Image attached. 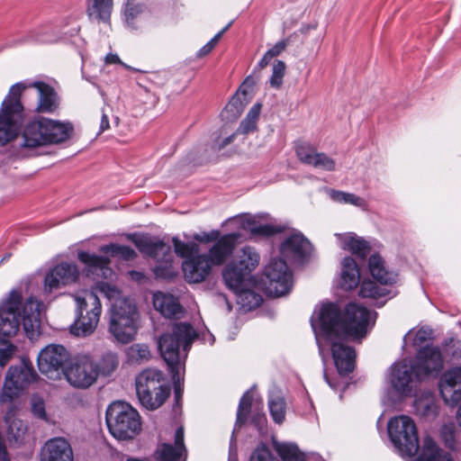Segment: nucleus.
Here are the masks:
<instances>
[{"label": "nucleus", "instance_id": "nucleus-1", "mask_svg": "<svg viewBox=\"0 0 461 461\" xmlns=\"http://www.w3.org/2000/svg\"><path fill=\"white\" fill-rule=\"evenodd\" d=\"M372 320V312L355 303L346 305L343 312L331 303L321 306L318 320H311L320 352L322 351L320 337L360 339L366 337Z\"/></svg>", "mask_w": 461, "mask_h": 461}, {"label": "nucleus", "instance_id": "nucleus-2", "mask_svg": "<svg viewBox=\"0 0 461 461\" xmlns=\"http://www.w3.org/2000/svg\"><path fill=\"white\" fill-rule=\"evenodd\" d=\"M96 288L108 300L113 301L110 310L109 331L121 343L134 339L138 330V312L135 304L122 297L121 291L107 282H97Z\"/></svg>", "mask_w": 461, "mask_h": 461}, {"label": "nucleus", "instance_id": "nucleus-3", "mask_svg": "<svg viewBox=\"0 0 461 461\" xmlns=\"http://www.w3.org/2000/svg\"><path fill=\"white\" fill-rule=\"evenodd\" d=\"M195 338V330L186 322L174 323L171 331L160 336L158 348L171 372L180 370Z\"/></svg>", "mask_w": 461, "mask_h": 461}, {"label": "nucleus", "instance_id": "nucleus-4", "mask_svg": "<svg viewBox=\"0 0 461 461\" xmlns=\"http://www.w3.org/2000/svg\"><path fill=\"white\" fill-rule=\"evenodd\" d=\"M74 128L70 122H64L40 117L28 122L23 131V145L36 148L48 144H59L68 140Z\"/></svg>", "mask_w": 461, "mask_h": 461}, {"label": "nucleus", "instance_id": "nucleus-5", "mask_svg": "<svg viewBox=\"0 0 461 461\" xmlns=\"http://www.w3.org/2000/svg\"><path fill=\"white\" fill-rule=\"evenodd\" d=\"M109 432L119 440L133 438L141 429L138 411L125 402H112L105 414Z\"/></svg>", "mask_w": 461, "mask_h": 461}, {"label": "nucleus", "instance_id": "nucleus-6", "mask_svg": "<svg viewBox=\"0 0 461 461\" xmlns=\"http://www.w3.org/2000/svg\"><path fill=\"white\" fill-rule=\"evenodd\" d=\"M96 285L82 295H75L77 317L70 326L71 334L77 337H87L95 330L102 313V304L97 295Z\"/></svg>", "mask_w": 461, "mask_h": 461}, {"label": "nucleus", "instance_id": "nucleus-7", "mask_svg": "<svg viewBox=\"0 0 461 461\" xmlns=\"http://www.w3.org/2000/svg\"><path fill=\"white\" fill-rule=\"evenodd\" d=\"M26 86L17 83L9 90L8 95L2 102L0 108V147L6 145L19 133V119L23 106L21 95Z\"/></svg>", "mask_w": 461, "mask_h": 461}, {"label": "nucleus", "instance_id": "nucleus-8", "mask_svg": "<svg viewBox=\"0 0 461 461\" xmlns=\"http://www.w3.org/2000/svg\"><path fill=\"white\" fill-rule=\"evenodd\" d=\"M161 382L162 373L156 368H147L136 377V393L140 402L146 409H158L169 395L168 388Z\"/></svg>", "mask_w": 461, "mask_h": 461}, {"label": "nucleus", "instance_id": "nucleus-9", "mask_svg": "<svg viewBox=\"0 0 461 461\" xmlns=\"http://www.w3.org/2000/svg\"><path fill=\"white\" fill-rule=\"evenodd\" d=\"M389 438L402 456H413L418 453L420 441L417 427L411 418L400 415L387 424Z\"/></svg>", "mask_w": 461, "mask_h": 461}, {"label": "nucleus", "instance_id": "nucleus-10", "mask_svg": "<svg viewBox=\"0 0 461 461\" xmlns=\"http://www.w3.org/2000/svg\"><path fill=\"white\" fill-rule=\"evenodd\" d=\"M133 243L142 254L157 260L158 264L154 267L157 277L169 279L176 275L172 265L171 247L168 244L149 236H138L133 239Z\"/></svg>", "mask_w": 461, "mask_h": 461}, {"label": "nucleus", "instance_id": "nucleus-11", "mask_svg": "<svg viewBox=\"0 0 461 461\" xmlns=\"http://www.w3.org/2000/svg\"><path fill=\"white\" fill-rule=\"evenodd\" d=\"M260 261L258 252L250 246L243 247L238 256V260L228 264L222 277L230 289L239 290L246 281L247 276L256 269Z\"/></svg>", "mask_w": 461, "mask_h": 461}, {"label": "nucleus", "instance_id": "nucleus-12", "mask_svg": "<svg viewBox=\"0 0 461 461\" xmlns=\"http://www.w3.org/2000/svg\"><path fill=\"white\" fill-rule=\"evenodd\" d=\"M68 383L77 389H88L99 377L98 364L88 355L77 356L64 372Z\"/></svg>", "mask_w": 461, "mask_h": 461}, {"label": "nucleus", "instance_id": "nucleus-13", "mask_svg": "<svg viewBox=\"0 0 461 461\" xmlns=\"http://www.w3.org/2000/svg\"><path fill=\"white\" fill-rule=\"evenodd\" d=\"M69 359L70 353L64 346L50 344L40 351L37 363L41 374L50 379H58L64 375Z\"/></svg>", "mask_w": 461, "mask_h": 461}, {"label": "nucleus", "instance_id": "nucleus-14", "mask_svg": "<svg viewBox=\"0 0 461 461\" xmlns=\"http://www.w3.org/2000/svg\"><path fill=\"white\" fill-rule=\"evenodd\" d=\"M35 375L34 371L29 367L10 366L0 393V403L7 404L6 410L12 406L17 409L14 400L23 389L34 379Z\"/></svg>", "mask_w": 461, "mask_h": 461}, {"label": "nucleus", "instance_id": "nucleus-15", "mask_svg": "<svg viewBox=\"0 0 461 461\" xmlns=\"http://www.w3.org/2000/svg\"><path fill=\"white\" fill-rule=\"evenodd\" d=\"M266 290L269 295L280 297L288 294L293 286V274L282 258H273L265 267Z\"/></svg>", "mask_w": 461, "mask_h": 461}, {"label": "nucleus", "instance_id": "nucleus-16", "mask_svg": "<svg viewBox=\"0 0 461 461\" xmlns=\"http://www.w3.org/2000/svg\"><path fill=\"white\" fill-rule=\"evenodd\" d=\"M411 365L417 380L436 377L443 369V357L438 347L426 346L418 351Z\"/></svg>", "mask_w": 461, "mask_h": 461}, {"label": "nucleus", "instance_id": "nucleus-17", "mask_svg": "<svg viewBox=\"0 0 461 461\" xmlns=\"http://www.w3.org/2000/svg\"><path fill=\"white\" fill-rule=\"evenodd\" d=\"M22 294L17 290L10 292L8 297L0 305V335L11 337L16 335L20 328L19 306Z\"/></svg>", "mask_w": 461, "mask_h": 461}, {"label": "nucleus", "instance_id": "nucleus-18", "mask_svg": "<svg viewBox=\"0 0 461 461\" xmlns=\"http://www.w3.org/2000/svg\"><path fill=\"white\" fill-rule=\"evenodd\" d=\"M312 245L300 232L293 233L280 245L282 257L291 263H303L310 255Z\"/></svg>", "mask_w": 461, "mask_h": 461}, {"label": "nucleus", "instance_id": "nucleus-19", "mask_svg": "<svg viewBox=\"0 0 461 461\" xmlns=\"http://www.w3.org/2000/svg\"><path fill=\"white\" fill-rule=\"evenodd\" d=\"M240 236L239 232L221 235L220 239L209 248L205 255L213 267L223 265L232 256Z\"/></svg>", "mask_w": 461, "mask_h": 461}, {"label": "nucleus", "instance_id": "nucleus-20", "mask_svg": "<svg viewBox=\"0 0 461 461\" xmlns=\"http://www.w3.org/2000/svg\"><path fill=\"white\" fill-rule=\"evenodd\" d=\"M330 342L331 347L332 357L336 368L340 375H347L355 368V350L344 344L346 339L339 338H324Z\"/></svg>", "mask_w": 461, "mask_h": 461}, {"label": "nucleus", "instance_id": "nucleus-21", "mask_svg": "<svg viewBox=\"0 0 461 461\" xmlns=\"http://www.w3.org/2000/svg\"><path fill=\"white\" fill-rule=\"evenodd\" d=\"M79 271L75 264L60 263L54 267L45 276V291L51 293L60 286L75 283Z\"/></svg>", "mask_w": 461, "mask_h": 461}, {"label": "nucleus", "instance_id": "nucleus-22", "mask_svg": "<svg viewBox=\"0 0 461 461\" xmlns=\"http://www.w3.org/2000/svg\"><path fill=\"white\" fill-rule=\"evenodd\" d=\"M439 391L444 402L451 406L461 401V366L444 373L439 383Z\"/></svg>", "mask_w": 461, "mask_h": 461}, {"label": "nucleus", "instance_id": "nucleus-23", "mask_svg": "<svg viewBox=\"0 0 461 461\" xmlns=\"http://www.w3.org/2000/svg\"><path fill=\"white\" fill-rule=\"evenodd\" d=\"M298 159L306 165L326 171H334L336 162L323 152H318L316 149L307 143L299 144L295 149Z\"/></svg>", "mask_w": 461, "mask_h": 461}, {"label": "nucleus", "instance_id": "nucleus-24", "mask_svg": "<svg viewBox=\"0 0 461 461\" xmlns=\"http://www.w3.org/2000/svg\"><path fill=\"white\" fill-rule=\"evenodd\" d=\"M412 375L414 368L411 361L404 359L395 363L391 368L390 383L401 395H408L412 389Z\"/></svg>", "mask_w": 461, "mask_h": 461}, {"label": "nucleus", "instance_id": "nucleus-25", "mask_svg": "<svg viewBox=\"0 0 461 461\" xmlns=\"http://www.w3.org/2000/svg\"><path fill=\"white\" fill-rule=\"evenodd\" d=\"M213 266L205 254H197L183 263L185 278L188 283H201L212 272Z\"/></svg>", "mask_w": 461, "mask_h": 461}, {"label": "nucleus", "instance_id": "nucleus-26", "mask_svg": "<svg viewBox=\"0 0 461 461\" xmlns=\"http://www.w3.org/2000/svg\"><path fill=\"white\" fill-rule=\"evenodd\" d=\"M78 259L86 266L87 276L112 279L114 275L113 269L109 267L110 260L105 257L80 251L78 252Z\"/></svg>", "mask_w": 461, "mask_h": 461}, {"label": "nucleus", "instance_id": "nucleus-27", "mask_svg": "<svg viewBox=\"0 0 461 461\" xmlns=\"http://www.w3.org/2000/svg\"><path fill=\"white\" fill-rule=\"evenodd\" d=\"M40 306L35 299L29 298L23 307V326L26 336L30 339H34L40 335Z\"/></svg>", "mask_w": 461, "mask_h": 461}, {"label": "nucleus", "instance_id": "nucleus-28", "mask_svg": "<svg viewBox=\"0 0 461 461\" xmlns=\"http://www.w3.org/2000/svg\"><path fill=\"white\" fill-rule=\"evenodd\" d=\"M185 451L184 444V429L179 427L175 433V444L163 443L155 452L156 461H180L183 452Z\"/></svg>", "mask_w": 461, "mask_h": 461}, {"label": "nucleus", "instance_id": "nucleus-29", "mask_svg": "<svg viewBox=\"0 0 461 461\" xmlns=\"http://www.w3.org/2000/svg\"><path fill=\"white\" fill-rule=\"evenodd\" d=\"M37 91L38 104L36 111L39 113H53L59 107V97L53 87L50 85L36 81L30 85Z\"/></svg>", "mask_w": 461, "mask_h": 461}, {"label": "nucleus", "instance_id": "nucleus-30", "mask_svg": "<svg viewBox=\"0 0 461 461\" xmlns=\"http://www.w3.org/2000/svg\"><path fill=\"white\" fill-rule=\"evenodd\" d=\"M5 420L7 424L8 440L18 445L23 443L27 436L28 425L17 418V411L14 406L6 410Z\"/></svg>", "mask_w": 461, "mask_h": 461}, {"label": "nucleus", "instance_id": "nucleus-31", "mask_svg": "<svg viewBox=\"0 0 461 461\" xmlns=\"http://www.w3.org/2000/svg\"><path fill=\"white\" fill-rule=\"evenodd\" d=\"M47 461H73V452L69 443L62 438L50 439L45 445Z\"/></svg>", "mask_w": 461, "mask_h": 461}, {"label": "nucleus", "instance_id": "nucleus-32", "mask_svg": "<svg viewBox=\"0 0 461 461\" xmlns=\"http://www.w3.org/2000/svg\"><path fill=\"white\" fill-rule=\"evenodd\" d=\"M153 305L157 311L167 318H179L183 311L175 296L161 292L154 294Z\"/></svg>", "mask_w": 461, "mask_h": 461}, {"label": "nucleus", "instance_id": "nucleus-33", "mask_svg": "<svg viewBox=\"0 0 461 461\" xmlns=\"http://www.w3.org/2000/svg\"><path fill=\"white\" fill-rule=\"evenodd\" d=\"M360 282V272L354 258L346 257L341 262L340 285L345 290L355 289Z\"/></svg>", "mask_w": 461, "mask_h": 461}, {"label": "nucleus", "instance_id": "nucleus-34", "mask_svg": "<svg viewBox=\"0 0 461 461\" xmlns=\"http://www.w3.org/2000/svg\"><path fill=\"white\" fill-rule=\"evenodd\" d=\"M369 271L372 276L382 285H392L397 281V274L389 271L383 258L377 255H372L368 261Z\"/></svg>", "mask_w": 461, "mask_h": 461}, {"label": "nucleus", "instance_id": "nucleus-35", "mask_svg": "<svg viewBox=\"0 0 461 461\" xmlns=\"http://www.w3.org/2000/svg\"><path fill=\"white\" fill-rule=\"evenodd\" d=\"M336 236L341 249L351 251L360 258H365L370 251L368 242L352 233L337 234Z\"/></svg>", "mask_w": 461, "mask_h": 461}, {"label": "nucleus", "instance_id": "nucleus-36", "mask_svg": "<svg viewBox=\"0 0 461 461\" xmlns=\"http://www.w3.org/2000/svg\"><path fill=\"white\" fill-rule=\"evenodd\" d=\"M417 461H454L450 454L438 448L435 441L430 437H426L423 440L421 453Z\"/></svg>", "mask_w": 461, "mask_h": 461}, {"label": "nucleus", "instance_id": "nucleus-37", "mask_svg": "<svg viewBox=\"0 0 461 461\" xmlns=\"http://www.w3.org/2000/svg\"><path fill=\"white\" fill-rule=\"evenodd\" d=\"M113 9V0H88L87 14L90 17L109 23Z\"/></svg>", "mask_w": 461, "mask_h": 461}, {"label": "nucleus", "instance_id": "nucleus-38", "mask_svg": "<svg viewBox=\"0 0 461 461\" xmlns=\"http://www.w3.org/2000/svg\"><path fill=\"white\" fill-rule=\"evenodd\" d=\"M238 296V303L247 311H251L258 307L263 299L260 294L252 290L245 289V282L242 283L239 290L231 289Z\"/></svg>", "mask_w": 461, "mask_h": 461}, {"label": "nucleus", "instance_id": "nucleus-39", "mask_svg": "<svg viewBox=\"0 0 461 461\" xmlns=\"http://www.w3.org/2000/svg\"><path fill=\"white\" fill-rule=\"evenodd\" d=\"M241 226L243 229L249 230L253 235L271 236L276 232L282 231L281 228H276L273 225H258L251 216H243L241 218Z\"/></svg>", "mask_w": 461, "mask_h": 461}, {"label": "nucleus", "instance_id": "nucleus-40", "mask_svg": "<svg viewBox=\"0 0 461 461\" xmlns=\"http://www.w3.org/2000/svg\"><path fill=\"white\" fill-rule=\"evenodd\" d=\"M261 104H255L247 113L244 120L241 121L237 133L248 134L257 130V122L260 114Z\"/></svg>", "mask_w": 461, "mask_h": 461}, {"label": "nucleus", "instance_id": "nucleus-41", "mask_svg": "<svg viewBox=\"0 0 461 461\" xmlns=\"http://www.w3.org/2000/svg\"><path fill=\"white\" fill-rule=\"evenodd\" d=\"M268 407L270 415L275 422L281 424L285 416V399L276 393H272L269 396Z\"/></svg>", "mask_w": 461, "mask_h": 461}, {"label": "nucleus", "instance_id": "nucleus-42", "mask_svg": "<svg viewBox=\"0 0 461 461\" xmlns=\"http://www.w3.org/2000/svg\"><path fill=\"white\" fill-rule=\"evenodd\" d=\"M127 357L131 364H141L150 358V351L145 344H133L127 349Z\"/></svg>", "mask_w": 461, "mask_h": 461}, {"label": "nucleus", "instance_id": "nucleus-43", "mask_svg": "<svg viewBox=\"0 0 461 461\" xmlns=\"http://www.w3.org/2000/svg\"><path fill=\"white\" fill-rule=\"evenodd\" d=\"M330 198L339 203H348L359 208H365L366 202L360 196L343 191L330 190Z\"/></svg>", "mask_w": 461, "mask_h": 461}, {"label": "nucleus", "instance_id": "nucleus-44", "mask_svg": "<svg viewBox=\"0 0 461 461\" xmlns=\"http://www.w3.org/2000/svg\"><path fill=\"white\" fill-rule=\"evenodd\" d=\"M100 251L111 255L113 257L118 256L122 259L131 260L136 258V252L129 246L119 244H109L100 248Z\"/></svg>", "mask_w": 461, "mask_h": 461}, {"label": "nucleus", "instance_id": "nucleus-45", "mask_svg": "<svg viewBox=\"0 0 461 461\" xmlns=\"http://www.w3.org/2000/svg\"><path fill=\"white\" fill-rule=\"evenodd\" d=\"M172 241L176 254L181 258L188 259L194 257L195 254L199 252V247L194 242H183L177 238H173Z\"/></svg>", "mask_w": 461, "mask_h": 461}, {"label": "nucleus", "instance_id": "nucleus-46", "mask_svg": "<svg viewBox=\"0 0 461 461\" xmlns=\"http://www.w3.org/2000/svg\"><path fill=\"white\" fill-rule=\"evenodd\" d=\"M387 293L388 292L385 288H381L371 280L363 281L359 290V295L363 298L376 299L385 296Z\"/></svg>", "mask_w": 461, "mask_h": 461}, {"label": "nucleus", "instance_id": "nucleus-47", "mask_svg": "<svg viewBox=\"0 0 461 461\" xmlns=\"http://www.w3.org/2000/svg\"><path fill=\"white\" fill-rule=\"evenodd\" d=\"M415 408L417 412L424 417H434L438 412V407L433 398L429 396L417 399Z\"/></svg>", "mask_w": 461, "mask_h": 461}, {"label": "nucleus", "instance_id": "nucleus-48", "mask_svg": "<svg viewBox=\"0 0 461 461\" xmlns=\"http://www.w3.org/2000/svg\"><path fill=\"white\" fill-rule=\"evenodd\" d=\"M253 402V396L249 391L246 392L240 400L237 411V424L242 425L248 419Z\"/></svg>", "mask_w": 461, "mask_h": 461}, {"label": "nucleus", "instance_id": "nucleus-49", "mask_svg": "<svg viewBox=\"0 0 461 461\" xmlns=\"http://www.w3.org/2000/svg\"><path fill=\"white\" fill-rule=\"evenodd\" d=\"M97 364L99 367V375L102 374L103 375L107 376L117 368L119 360L116 354L109 352L104 354Z\"/></svg>", "mask_w": 461, "mask_h": 461}, {"label": "nucleus", "instance_id": "nucleus-50", "mask_svg": "<svg viewBox=\"0 0 461 461\" xmlns=\"http://www.w3.org/2000/svg\"><path fill=\"white\" fill-rule=\"evenodd\" d=\"M276 451L283 461H303L298 447L294 444H280Z\"/></svg>", "mask_w": 461, "mask_h": 461}, {"label": "nucleus", "instance_id": "nucleus-51", "mask_svg": "<svg viewBox=\"0 0 461 461\" xmlns=\"http://www.w3.org/2000/svg\"><path fill=\"white\" fill-rule=\"evenodd\" d=\"M285 63L282 60H276L273 65L272 76L269 84L274 88H279L283 84V78L285 74Z\"/></svg>", "mask_w": 461, "mask_h": 461}, {"label": "nucleus", "instance_id": "nucleus-52", "mask_svg": "<svg viewBox=\"0 0 461 461\" xmlns=\"http://www.w3.org/2000/svg\"><path fill=\"white\" fill-rule=\"evenodd\" d=\"M32 411L34 416L41 420H47L45 402L42 397L35 394L31 398Z\"/></svg>", "mask_w": 461, "mask_h": 461}, {"label": "nucleus", "instance_id": "nucleus-53", "mask_svg": "<svg viewBox=\"0 0 461 461\" xmlns=\"http://www.w3.org/2000/svg\"><path fill=\"white\" fill-rule=\"evenodd\" d=\"M15 347L5 339H0V366H4L11 359Z\"/></svg>", "mask_w": 461, "mask_h": 461}, {"label": "nucleus", "instance_id": "nucleus-54", "mask_svg": "<svg viewBox=\"0 0 461 461\" xmlns=\"http://www.w3.org/2000/svg\"><path fill=\"white\" fill-rule=\"evenodd\" d=\"M143 12V7L140 5H134L128 3L125 9V17L127 23L135 28L134 20L137 19Z\"/></svg>", "mask_w": 461, "mask_h": 461}, {"label": "nucleus", "instance_id": "nucleus-55", "mask_svg": "<svg viewBox=\"0 0 461 461\" xmlns=\"http://www.w3.org/2000/svg\"><path fill=\"white\" fill-rule=\"evenodd\" d=\"M230 25H231V22L229 23L221 31H220L209 42H207L204 46H203L198 51V56L203 57V56H205L208 53H210L212 50V49L215 47V45L217 44L218 41L221 39L222 34L226 31H228V29L230 28Z\"/></svg>", "mask_w": 461, "mask_h": 461}, {"label": "nucleus", "instance_id": "nucleus-56", "mask_svg": "<svg viewBox=\"0 0 461 461\" xmlns=\"http://www.w3.org/2000/svg\"><path fill=\"white\" fill-rule=\"evenodd\" d=\"M273 456L266 445L258 447L252 453L249 461H273Z\"/></svg>", "mask_w": 461, "mask_h": 461}, {"label": "nucleus", "instance_id": "nucleus-57", "mask_svg": "<svg viewBox=\"0 0 461 461\" xmlns=\"http://www.w3.org/2000/svg\"><path fill=\"white\" fill-rule=\"evenodd\" d=\"M221 236V232L218 230H212L208 232L194 234V239L200 243L208 244L211 242L214 243Z\"/></svg>", "mask_w": 461, "mask_h": 461}, {"label": "nucleus", "instance_id": "nucleus-58", "mask_svg": "<svg viewBox=\"0 0 461 461\" xmlns=\"http://www.w3.org/2000/svg\"><path fill=\"white\" fill-rule=\"evenodd\" d=\"M454 432V428L451 425H445L442 428L441 436L445 440L446 446L449 448L455 447Z\"/></svg>", "mask_w": 461, "mask_h": 461}, {"label": "nucleus", "instance_id": "nucleus-59", "mask_svg": "<svg viewBox=\"0 0 461 461\" xmlns=\"http://www.w3.org/2000/svg\"><path fill=\"white\" fill-rule=\"evenodd\" d=\"M288 45L287 40H282L276 42L271 49H269L266 53L271 58H275L279 56L283 51L285 50Z\"/></svg>", "mask_w": 461, "mask_h": 461}, {"label": "nucleus", "instance_id": "nucleus-60", "mask_svg": "<svg viewBox=\"0 0 461 461\" xmlns=\"http://www.w3.org/2000/svg\"><path fill=\"white\" fill-rule=\"evenodd\" d=\"M236 134H237V132L232 133L231 135L225 137L222 140H219V139L215 140L213 146H212L213 149L219 151V150L224 149L226 146H228L234 140Z\"/></svg>", "mask_w": 461, "mask_h": 461}, {"label": "nucleus", "instance_id": "nucleus-61", "mask_svg": "<svg viewBox=\"0 0 461 461\" xmlns=\"http://www.w3.org/2000/svg\"><path fill=\"white\" fill-rule=\"evenodd\" d=\"M257 83V78L253 76H248L243 81L242 85L239 88V93H241L243 95L248 94V88L253 87Z\"/></svg>", "mask_w": 461, "mask_h": 461}, {"label": "nucleus", "instance_id": "nucleus-62", "mask_svg": "<svg viewBox=\"0 0 461 461\" xmlns=\"http://www.w3.org/2000/svg\"><path fill=\"white\" fill-rule=\"evenodd\" d=\"M430 334H431L430 331H427L424 329L419 330L416 332V335L414 338V343L417 345L423 343L429 338Z\"/></svg>", "mask_w": 461, "mask_h": 461}, {"label": "nucleus", "instance_id": "nucleus-63", "mask_svg": "<svg viewBox=\"0 0 461 461\" xmlns=\"http://www.w3.org/2000/svg\"><path fill=\"white\" fill-rule=\"evenodd\" d=\"M172 373H173V379H174V384H175V398H176V403H178V402L181 398V395H182V392H181V389L179 386V371L177 373L176 371L172 372Z\"/></svg>", "mask_w": 461, "mask_h": 461}, {"label": "nucleus", "instance_id": "nucleus-64", "mask_svg": "<svg viewBox=\"0 0 461 461\" xmlns=\"http://www.w3.org/2000/svg\"><path fill=\"white\" fill-rule=\"evenodd\" d=\"M266 421L265 414L258 412L256 415L252 418V422L258 426V428L262 425H264Z\"/></svg>", "mask_w": 461, "mask_h": 461}]
</instances>
